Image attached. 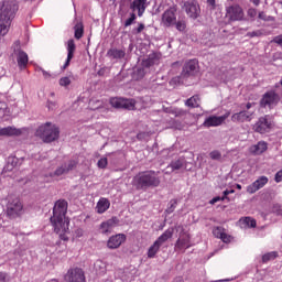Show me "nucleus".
<instances>
[{"label":"nucleus","instance_id":"f257e3e1","mask_svg":"<svg viewBox=\"0 0 282 282\" xmlns=\"http://www.w3.org/2000/svg\"><path fill=\"white\" fill-rule=\"evenodd\" d=\"M65 215H67V202L65 199H59L53 207L51 224L54 228V232L59 235L62 241H67L69 239L67 237V234L69 232V218Z\"/></svg>","mask_w":282,"mask_h":282},{"label":"nucleus","instance_id":"f03ea898","mask_svg":"<svg viewBox=\"0 0 282 282\" xmlns=\"http://www.w3.org/2000/svg\"><path fill=\"white\" fill-rule=\"evenodd\" d=\"M17 12H19V4L14 0H3L0 4V41L10 32Z\"/></svg>","mask_w":282,"mask_h":282},{"label":"nucleus","instance_id":"7ed1b4c3","mask_svg":"<svg viewBox=\"0 0 282 282\" xmlns=\"http://www.w3.org/2000/svg\"><path fill=\"white\" fill-rule=\"evenodd\" d=\"M133 186L137 191L158 188V186H160V177L155 171L141 172L133 177Z\"/></svg>","mask_w":282,"mask_h":282},{"label":"nucleus","instance_id":"20e7f679","mask_svg":"<svg viewBox=\"0 0 282 282\" xmlns=\"http://www.w3.org/2000/svg\"><path fill=\"white\" fill-rule=\"evenodd\" d=\"M35 135H37V138H41L43 142L50 144L51 142H55V140H58L61 135V130L58 129V127H56V124H53L52 122H46L37 128Z\"/></svg>","mask_w":282,"mask_h":282},{"label":"nucleus","instance_id":"39448f33","mask_svg":"<svg viewBox=\"0 0 282 282\" xmlns=\"http://www.w3.org/2000/svg\"><path fill=\"white\" fill-rule=\"evenodd\" d=\"M173 237V229L169 228L165 230L148 249V259H155V254L160 252V248H162V243L169 241Z\"/></svg>","mask_w":282,"mask_h":282},{"label":"nucleus","instance_id":"423d86ee","mask_svg":"<svg viewBox=\"0 0 282 282\" xmlns=\"http://www.w3.org/2000/svg\"><path fill=\"white\" fill-rule=\"evenodd\" d=\"M226 19L230 23H235L237 21H246V13L243 12V8L239 4H231L226 8Z\"/></svg>","mask_w":282,"mask_h":282},{"label":"nucleus","instance_id":"0eeeda50","mask_svg":"<svg viewBox=\"0 0 282 282\" xmlns=\"http://www.w3.org/2000/svg\"><path fill=\"white\" fill-rule=\"evenodd\" d=\"M23 213V204L21 199L17 197L9 196L7 204V215L10 219H14V217H19Z\"/></svg>","mask_w":282,"mask_h":282},{"label":"nucleus","instance_id":"6e6552de","mask_svg":"<svg viewBox=\"0 0 282 282\" xmlns=\"http://www.w3.org/2000/svg\"><path fill=\"white\" fill-rule=\"evenodd\" d=\"M176 252H186L188 248H193V241L191 240V234L183 231L180 234L178 239L175 242Z\"/></svg>","mask_w":282,"mask_h":282},{"label":"nucleus","instance_id":"1a4fd4ad","mask_svg":"<svg viewBox=\"0 0 282 282\" xmlns=\"http://www.w3.org/2000/svg\"><path fill=\"white\" fill-rule=\"evenodd\" d=\"M110 105L111 107H115V109H128L129 111H133V109H135L134 99L113 97L110 99Z\"/></svg>","mask_w":282,"mask_h":282},{"label":"nucleus","instance_id":"9d476101","mask_svg":"<svg viewBox=\"0 0 282 282\" xmlns=\"http://www.w3.org/2000/svg\"><path fill=\"white\" fill-rule=\"evenodd\" d=\"M183 10H185L189 19H197L202 14V9L199 8V2L197 0H187L183 3Z\"/></svg>","mask_w":282,"mask_h":282},{"label":"nucleus","instance_id":"9b49d317","mask_svg":"<svg viewBox=\"0 0 282 282\" xmlns=\"http://www.w3.org/2000/svg\"><path fill=\"white\" fill-rule=\"evenodd\" d=\"M279 94H276L273 90L267 91L263 96L262 99L260 101V106L261 107H276V105H279Z\"/></svg>","mask_w":282,"mask_h":282},{"label":"nucleus","instance_id":"f8f14e48","mask_svg":"<svg viewBox=\"0 0 282 282\" xmlns=\"http://www.w3.org/2000/svg\"><path fill=\"white\" fill-rule=\"evenodd\" d=\"M64 279L68 282H87L85 280V271L80 268L69 269Z\"/></svg>","mask_w":282,"mask_h":282},{"label":"nucleus","instance_id":"ddd939ff","mask_svg":"<svg viewBox=\"0 0 282 282\" xmlns=\"http://www.w3.org/2000/svg\"><path fill=\"white\" fill-rule=\"evenodd\" d=\"M199 72V62L197 59H189L183 66L182 76L188 78V76H195Z\"/></svg>","mask_w":282,"mask_h":282},{"label":"nucleus","instance_id":"4468645a","mask_svg":"<svg viewBox=\"0 0 282 282\" xmlns=\"http://www.w3.org/2000/svg\"><path fill=\"white\" fill-rule=\"evenodd\" d=\"M127 241V235L124 234H117L111 236L107 241V248L109 250H118Z\"/></svg>","mask_w":282,"mask_h":282},{"label":"nucleus","instance_id":"2eb2a0df","mask_svg":"<svg viewBox=\"0 0 282 282\" xmlns=\"http://www.w3.org/2000/svg\"><path fill=\"white\" fill-rule=\"evenodd\" d=\"M230 117V112H226L225 115L217 117V116H210L204 121V127H219L220 124H224L226 120Z\"/></svg>","mask_w":282,"mask_h":282},{"label":"nucleus","instance_id":"dca6fc26","mask_svg":"<svg viewBox=\"0 0 282 282\" xmlns=\"http://www.w3.org/2000/svg\"><path fill=\"white\" fill-rule=\"evenodd\" d=\"M268 182H270L268 176L258 177L257 181L247 186V193H249L250 195H254V193H257V191H261V188H263V186H265Z\"/></svg>","mask_w":282,"mask_h":282},{"label":"nucleus","instance_id":"f3484780","mask_svg":"<svg viewBox=\"0 0 282 282\" xmlns=\"http://www.w3.org/2000/svg\"><path fill=\"white\" fill-rule=\"evenodd\" d=\"M175 12H177V9H175V7H171L170 9L164 11L162 15V21L166 28H171V25L175 24V21H177Z\"/></svg>","mask_w":282,"mask_h":282},{"label":"nucleus","instance_id":"a211bd4d","mask_svg":"<svg viewBox=\"0 0 282 282\" xmlns=\"http://www.w3.org/2000/svg\"><path fill=\"white\" fill-rule=\"evenodd\" d=\"M118 226V217H112L100 224L99 230L101 235H110V232Z\"/></svg>","mask_w":282,"mask_h":282},{"label":"nucleus","instance_id":"6ab92c4d","mask_svg":"<svg viewBox=\"0 0 282 282\" xmlns=\"http://www.w3.org/2000/svg\"><path fill=\"white\" fill-rule=\"evenodd\" d=\"M78 164V162H76L75 160H70L68 161L67 164H64L59 167L56 169V171L51 174V177H61V175H65V173H69V171H74V169H76V165Z\"/></svg>","mask_w":282,"mask_h":282},{"label":"nucleus","instance_id":"aec40b11","mask_svg":"<svg viewBox=\"0 0 282 282\" xmlns=\"http://www.w3.org/2000/svg\"><path fill=\"white\" fill-rule=\"evenodd\" d=\"M272 123L268 120V117H261L254 126V130L258 133H268Z\"/></svg>","mask_w":282,"mask_h":282},{"label":"nucleus","instance_id":"412c9836","mask_svg":"<svg viewBox=\"0 0 282 282\" xmlns=\"http://www.w3.org/2000/svg\"><path fill=\"white\" fill-rule=\"evenodd\" d=\"M252 113L253 112L247 110L236 112L231 116V122H250V120H252Z\"/></svg>","mask_w":282,"mask_h":282},{"label":"nucleus","instance_id":"4be33fe9","mask_svg":"<svg viewBox=\"0 0 282 282\" xmlns=\"http://www.w3.org/2000/svg\"><path fill=\"white\" fill-rule=\"evenodd\" d=\"M148 1L149 0H133L130 8L133 12H135V10L138 11V17H142L149 7Z\"/></svg>","mask_w":282,"mask_h":282},{"label":"nucleus","instance_id":"5701e85b","mask_svg":"<svg viewBox=\"0 0 282 282\" xmlns=\"http://www.w3.org/2000/svg\"><path fill=\"white\" fill-rule=\"evenodd\" d=\"M74 52H76V43L74 40H68L67 42V58L65 64L62 66V70L65 72V68L72 63V58H74Z\"/></svg>","mask_w":282,"mask_h":282},{"label":"nucleus","instance_id":"b1692460","mask_svg":"<svg viewBox=\"0 0 282 282\" xmlns=\"http://www.w3.org/2000/svg\"><path fill=\"white\" fill-rule=\"evenodd\" d=\"M107 56L111 61H120L127 56V51L124 48H110L107 52Z\"/></svg>","mask_w":282,"mask_h":282},{"label":"nucleus","instance_id":"393cba45","mask_svg":"<svg viewBox=\"0 0 282 282\" xmlns=\"http://www.w3.org/2000/svg\"><path fill=\"white\" fill-rule=\"evenodd\" d=\"M238 226L242 229L257 228V220L250 216L242 217L238 221Z\"/></svg>","mask_w":282,"mask_h":282},{"label":"nucleus","instance_id":"a878e982","mask_svg":"<svg viewBox=\"0 0 282 282\" xmlns=\"http://www.w3.org/2000/svg\"><path fill=\"white\" fill-rule=\"evenodd\" d=\"M111 202L108 200L106 197H101L96 205V212L98 215H102L107 213V209L110 208Z\"/></svg>","mask_w":282,"mask_h":282},{"label":"nucleus","instance_id":"bb28decb","mask_svg":"<svg viewBox=\"0 0 282 282\" xmlns=\"http://www.w3.org/2000/svg\"><path fill=\"white\" fill-rule=\"evenodd\" d=\"M268 151V143L265 141H259L257 144L250 147V152L253 155H261Z\"/></svg>","mask_w":282,"mask_h":282},{"label":"nucleus","instance_id":"cd10ccee","mask_svg":"<svg viewBox=\"0 0 282 282\" xmlns=\"http://www.w3.org/2000/svg\"><path fill=\"white\" fill-rule=\"evenodd\" d=\"M213 235L214 237H216L217 239H221V241L224 243H230V235L224 232V228L221 227H216L213 229Z\"/></svg>","mask_w":282,"mask_h":282},{"label":"nucleus","instance_id":"c85d7f7f","mask_svg":"<svg viewBox=\"0 0 282 282\" xmlns=\"http://www.w3.org/2000/svg\"><path fill=\"white\" fill-rule=\"evenodd\" d=\"M12 135H21V130L12 126L0 128V137L12 138Z\"/></svg>","mask_w":282,"mask_h":282},{"label":"nucleus","instance_id":"c756f323","mask_svg":"<svg viewBox=\"0 0 282 282\" xmlns=\"http://www.w3.org/2000/svg\"><path fill=\"white\" fill-rule=\"evenodd\" d=\"M160 64V54L152 53L148 58L143 59V67H153V65Z\"/></svg>","mask_w":282,"mask_h":282},{"label":"nucleus","instance_id":"7c9ffc66","mask_svg":"<svg viewBox=\"0 0 282 282\" xmlns=\"http://www.w3.org/2000/svg\"><path fill=\"white\" fill-rule=\"evenodd\" d=\"M28 61H29L28 53L20 51L18 53V65L19 67H21V69H25V67H28Z\"/></svg>","mask_w":282,"mask_h":282},{"label":"nucleus","instance_id":"2f4dec72","mask_svg":"<svg viewBox=\"0 0 282 282\" xmlns=\"http://www.w3.org/2000/svg\"><path fill=\"white\" fill-rule=\"evenodd\" d=\"M200 102H202V99L199 98V95H194L185 101V105L186 107H191L192 109H195L199 107Z\"/></svg>","mask_w":282,"mask_h":282},{"label":"nucleus","instance_id":"473e14b6","mask_svg":"<svg viewBox=\"0 0 282 282\" xmlns=\"http://www.w3.org/2000/svg\"><path fill=\"white\" fill-rule=\"evenodd\" d=\"M75 30V39L77 41H80L83 39V35L85 34V26L83 25V22H77L74 26Z\"/></svg>","mask_w":282,"mask_h":282},{"label":"nucleus","instance_id":"72a5a7b5","mask_svg":"<svg viewBox=\"0 0 282 282\" xmlns=\"http://www.w3.org/2000/svg\"><path fill=\"white\" fill-rule=\"evenodd\" d=\"M279 257V252L270 251L262 256V263H268V261H274Z\"/></svg>","mask_w":282,"mask_h":282},{"label":"nucleus","instance_id":"f704fd0d","mask_svg":"<svg viewBox=\"0 0 282 282\" xmlns=\"http://www.w3.org/2000/svg\"><path fill=\"white\" fill-rule=\"evenodd\" d=\"M14 166H19V158L9 156L8 158V165H7L8 171H12L14 169Z\"/></svg>","mask_w":282,"mask_h":282},{"label":"nucleus","instance_id":"c9c22d12","mask_svg":"<svg viewBox=\"0 0 282 282\" xmlns=\"http://www.w3.org/2000/svg\"><path fill=\"white\" fill-rule=\"evenodd\" d=\"M176 208H177V198L171 199L165 213H167V215H171V213H175Z\"/></svg>","mask_w":282,"mask_h":282},{"label":"nucleus","instance_id":"e433bc0d","mask_svg":"<svg viewBox=\"0 0 282 282\" xmlns=\"http://www.w3.org/2000/svg\"><path fill=\"white\" fill-rule=\"evenodd\" d=\"M172 171H180L184 167V160H177L171 163Z\"/></svg>","mask_w":282,"mask_h":282},{"label":"nucleus","instance_id":"4c0bfd02","mask_svg":"<svg viewBox=\"0 0 282 282\" xmlns=\"http://www.w3.org/2000/svg\"><path fill=\"white\" fill-rule=\"evenodd\" d=\"M135 19H138V15H135L134 12L130 13V18L124 21V28H129L130 25H133L135 22Z\"/></svg>","mask_w":282,"mask_h":282},{"label":"nucleus","instance_id":"58836bf2","mask_svg":"<svg viewBox=\"0 0 282 282\" xmlns=\"http://www.w3.org/2000/svg\"><path fill=\"white\" fill-rule=\"evenodd\" d=\"M209 158L210 160H221V152H219L218 150H214L209 153Z\"/></svg>","mask_w":282,"mask_h":282},{"label":"nucleus","instance_id":"ea45409f","mask_svg":"<svg viewBox=\"0 0 282 282\" xmlns=\"http://www.w3.org/2000/svg\"><path fill=\"white\" fill-rule=\"evenodd\" d=\"M247 36H249V39H254L256 36H257V37L263 36V31H261V30H256V31H252V32H248V33H247Z\"/></svg>","mask_w":282,"mask_h":282},{"label":"nucleus","instance_id":"a19ab883","mask_svg":"<svg viewBox=\"0 0 282 282\" xmlns=\"http://www.w3.org/2000/svg\"><path fill=\"white\" fill-rule=\"evenodd\" d=\"M59 85L61 87H68L72 85V79H69V77H62L59 79Z\"/></svg>","mask_w":282,"mask_h":282},{"label":"nucleus","instance_id":"79ce46f5","mask_svg":"<svg viewBox=\"0 0 282 282\" xmlns=\"http://www.w3.org/2000/svg\"><path fill=\"white\" fill-rule=\"evenodd\" d=\"M107 158H101L98 162H97V166L98 169H107Z\"/></svg>","mask_w":282,"mask_h":282},{"label":"nucleus","instance_id":"37998d69","mask_svg":"<svg viewBox=\"0 0 282 282\" xmlns=\"http://www.w3.org/2000/svg\"><path fill=\"white\" fill-rule=\"evenodd\" d=\"M144 23H139L138 28H134L132 30L133 34H142L143 30H144Z\"/></svg>","mask_w":282,"mask_h":282},{"label":"nucleus","instance_id":"c03bdc74","mask_svg":"<svg viewBox=\"0 0 282 282\" xmlns=\"http://www.w3.org/2000/svg\"><path fill=\"white\" fill-rule=\"evenodd\" d=\"M176 30H178V32H184V30H186V23L184 21L176 22Z\"/></svg>","mask_w":282,"mask_h":282},{"label":"nucleus","instance_id":"a18cd8bd","mask_svg":"<svg viewBox=\"0 0 282 282\" xmlns=\"http://www.w3.org/2000/svg\"><path fill=\"white\" fill-rule=\"evenodd\" d=\"M46 107L50 111H54V109L57 107V104L56 101L47 100Z\"/></svg>","mask_w":282,"mask_h":282},{"label":"nucleus","instance_id":"49530a36","mask_svg":"<svg viewBox=\"0 0 282 282\" xmlns=\"http://www.w3.org/2000/svg\"><path fill=\"white\" fill-rule=\"evenodd\" d=\"M247 14L248 17H250V19H254L257 17V9L254 8L248 9Z\"/></svg>","mask_w":282,"mask_h":282},{"label":"nucleus","instance_id":"de8ad7c7","mask_svg":"<svg viewBox=\"0 0 282 282\" xmlns=\"http://www.w3.org/2000/svg\"><path fill=\"white\" fill-rule=\"evenodd\" d=\"M258 19H261V21H270V17H268L265 14V12L261 11L259 14H258Z\"/></svg>","mask_w":282,"mask_h":282},{"label":"nucleus","instance_id":"09e8293b","mask_svg":"<svg viewBox=\"0 0 282 282\" xmlns=\"http://www.w3.org/2000/svg\"><path fill=\"white\" fill-rule=\"evenodd\" d=\"M273 43H276V45L282 46V34L274 36L273 37Z\"/></svg>","mask_w":282,"mask_h":282},{"label":"nucleus","instance_id":"8fccbe9b","mask_svg":"<svg viewBox=\"0 0 282 282\" xmlns=\"http://www.w3.org/2000/svg\"><path fill=\"white\" fill-rule=\"evenodd\" d=\"M37 72H42L44 78H51V76H52V75L50 74V72H47V70H45V69H43V68H41V67H37Z\"/></svg>","mask_w":282,"mask_h":282},{"label":"nucleus","instance_id":"3c124183","mask_svg":"<svg viewBox=\"0 0 282 282\" xmlns=\"http://www.w3.org/2000/svg\"><path fill=\"white\" fill-rule=\"evenodd\" d=\"M273 212L275 215H282V206L281 205H274Z\"/></svg>","mask_w":282,"mask_h":282},{"label":"nucleus","instance_id":"603ef678","mask_svg":"<svg viewBox=\"0 0 282 282\" xmlns=\"http://www.w3.org/2000/svg\"><path fill=\"white\" fill-rule=\"evenodd\" d=\"M230 193H235V189H231V191L226 189V191H224V193H223V198H224V199H227L228 196L230 195Z\"/></svg>","mask_w":282,"mask_h":282},{"label":"nucleus","instance_id":"864d4df0","mask_svg":"<svg viewBox=\"0 0 282 282\" xmlns=\"http://www.w3.org/2000/svg\"><path fill=\"white\" fill-rule=\"evenodd\" d=\"M217 202H224V197L216 196L210 200V204H217Z\"/></svg>","mask_w":282,"mask_h":282},{"label":"nucleus","instance_id":"5fc2aeb1","mask_svg":"<svg viewBox=\"0 0 282 282\" xmlns=\"http://www.w3.org/2000/svg\"><path fill=\"white\" fill-rule=\"evenodd\" d=\"M83 235H84V231L82 228L75 230V237L80 238L83 237Z\"/></svg>","mask_w":282,"mask_h":282},{"label":"nucleus","instance_id":"6e6d98bb","mask_svg":"<svg viewBox=\"0 0 282 282\" xmlns=\"http://www.w3.org/2000/svg\"><path fill=\"white\" fill-rule=\"evenodd\" d=\"M207 4L210 7L212 10H215V7H216L215 0H207Z\"/></svg>","mask_w":282,"mask_h":282},{"label":"nucleus","instance_id":"4d7b16f0","mask_svg":"<svg viewBox=\"0 0 282 282\" xmlns=\"http://www.w3.org/2000/svg\"><path fill=\"white\" fill-rule=\"evenodd\" d=\"M6 279H8V274L0 272V282H6Z\"/></svg>","mask_w":282,"mask_h":282},{"label":"nucleus","instance_id":"13d9d810","mask_svg":"<svg viewBox=\"0 0 282 282\" xmlns=\"http://www.w3.org/2000/svg\"><path fill=\"white\" fill-rule=\"evenodd\" d=\"M251 3H253V6H259L261 3V0H251Z\"/></svg>","mask_w":282,"mask_h":282},{"label":"nucleus","instance_id":"bf43d9fd","mask_svg":"<svg viewBox=\"0 0 282 282\" xmlns=\"http://www.w3.org/2000/svg\"><path fill=\"white\" fill-rule=\"evenodd\" d=\"M144 135V133H138L137 134V138H138V140H142V137Z\"/></svg>","mask_w":282,"mask_h":282},{"label":"nucleus","instance_id":"052dcab7","mask_svg":"<svg viewBox=\"0 0 282 282\" xmlns=\"http://www.w3.org/2000/svg\"><path fill=\"white\" fill-rule=\"evenodd\" d=\"M246 109H252V104L248 102Z\"/></svg>","mask_w":282,"mask_h":282},{"label":"nucleus","instance_id":"680f3d73","mask_svg":"<svg viewBox=\"0 0 282 282\" xmlns=\"http://www.w3.org/2000/svg\"><path fill=\"white\" fill-rule=\"evenodd\" d=\"M236 188H237L238 191H241V184H237V185H236Z\"/></svg>","mask_w":282,"mask_h":282},{"label":"nucleus","instance_id":"e2e57ef3","mask_svg":"<svg viewBox=\"0 0 282 282\" xmlns=\"http://www.w3.org/2000/svg\"><path fill=\"white\" fill-rule=\"evenodd\" d=\"M170 152H171V150H164L163 154H166V153H170Z\"/></svg>","mask_w":282,"mask_h":282},{"label":"nucleus","instance_id":"0e129e2a","mask_svg":"<svg viewBox=\"0 0 282 282\" xmlns=\"http://www.w3.org/2000/svg\"><path fill=\"white\" fill-rule=\"evenodd\" d=\"M175 116H177L180 113V111H177V109L174 110Z\"/></svg>","mask_w":282,"mask_h":282},{"label":"nucleus","instance_id":"69168bd1","mask_svg":"<svg viewBox=\"0 0 282 282\" xmlns=\"http://www.w3.org/2000/svg\"><path fill=\"white\" fill-rule=\"evenodd\" d=\"M50 96H51L52 98H54L55 94H54V93H51Z\"/></svg>","mask_w":282,"mask_h":282},{"label":"nucleus","instance_id":"338daca9","mask_svg":"<svg viewBox=\"0 0 282 282\" xmlns=\"http://www.w3.org/2000/svg\"><path fill=\"white\" fill-rule=\"evenodd\" d=\"M178 282H184V281H182V279H180Z\"/></svg>","mask_w":282,"mask_h":282},{"label":"nucleus","instance_id":"774afa93","mask_svg":"<svg viewBox=\"0 0 282 282\" xmlns=\"http://www.w3.org/2000/svg\"><path fill=\"white\" fill-rule=\"evenodd\" d=\"M101 272L105 273V269H102Z\"/></svg>","mask_w":282,"mask_h":282}]
</instances>
